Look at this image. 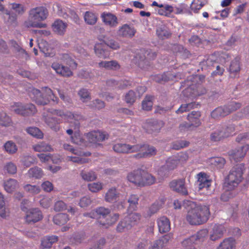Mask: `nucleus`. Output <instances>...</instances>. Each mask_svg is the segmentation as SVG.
Masks as SVG:
<instances>
[{
    "instance_id": "nucleus-58",
    "label": "nucleus",
    "mask_w": 249,
    "mask_h": 249,
    "mask_svg": "<svg viewBox=\"0 0 249 249\" xmlns=\"http://www.w3.org/2000/svg\"><path fill=\"white\" fill-rule=\"evenodd\" d=\"M195 89V85H192L183 91V94L184 96L193 100L196 98V95H194Z\"/></svg>"
},
{
    "instance_id": "nucleus-60",
    "label": "nucleus",
    "mask_w": 249,
    "mask_h": 249,
    "mask_svg": "<svg viewBox=\"0 0 249 249\" xmlns=\"http://www.w3.org/2000/svg\"><path fill=\"white\" fill-rule=\"evenodd\" d=\"M11 9L18 15H22L25 11V7L19 3H12L10 4Z\"/></svg>"
},
{
    "instance_id": "nucleus-8",
    "label": "nucleus",
    "mask_w": 249,
    "mask_h": 249,
    "mask_svg": "<svg viewBox=\"0 0 249 249\" xmlns=\"http://www.w3.org/2000/svg\"><path fill=\"white\" fill-rule=\"evenodd\" d=\"M156 56L155 52H149L147 51L141 50L137 54L135 59L138 66L142 69L147 70L150 66L147 59L154 58Z\"/></svg>"
},
{
    "instance_id": "nucleus-64",
    "label": "nucleus",
    "mask_w": 249,
    "mask_h": 249,
    "mask_svg": "<svg viewBox=\"0 0 249 249\" xmlns=\"http://www.w3.org/2000/svg\"><path fill=\"white\" fill-rule=\"evenodd\" d=\"M90 107L94 109H97L98 110L104 108L105 106V103L99 100L95 99L92 101L89 105Z\"/></svg>"
},
{
    "instance_id": "nucleus-42",
    "label": "nucleus",
    "mask_w": 249,
    "mask_h": 249,
    "mask_svg": "<svg viewBox=\"0 0 249 249\" xmlns=\"http://www.w3.org/2000/svg\"><path fill=\"white\" fill-rule=\"evenodd\" d=\"M157 36L161 39L169 37L171 35L168 29L164 25L159 27L156 30Z\"/></svg>"
},
{
    "instance_id": "nucleus-9",
    "label": "nucleus",
    "mask_w": 249,
    "mask_h": 249,
    "mask_svg": "<svg viewBox=\"0 0 249 249\" xmlns=\"http://www.w3.org/2000/svg\"><path fill=\"white\" fill-rule=\"evenodd\" d=\"M110 213V210L104 207H99L93 210L90 213H85L84 216L89 217L92 218H96L99 221L106 218Z\"/></svg>"
},
{
    "instance_id": "nucleus-3",
    "label": "nucleus",
    "mask_w": 249,
    "mask_h": 249,
    "mask_svg": "<svg viewBox=\"0 0 249 249\" xmlns=\"http://www.w3.org/2000/svg\"><path fill=\"white\" fill-rule=\"evenodd\" d=\"M245 165L243 163L238 164L230 171L224 185V189L231 191L236 188L243 179Z\"/></svg>"
},
{
    "instance_id": "nucleus-41",
    "label": "nucleus",
    "mask_w": 249,
    "mask_h": 249,
    "mask_svg": "<svg viewBox=\"0 0 249 249\" xmlns=\"http://www.w3.org/2000/svg\"><path fill=\"white\" fill-rule=\"evenodd\" d=\"M80 175L82 178L86 181H92L96 180L97 178V175L93 171H87L82 170L80 172Z\"/></svg>"
},
{
    "instance_id": "nucleus-39",
    "label": "nucleus",
    "mask_w": 249,
    "mask_h": 249,
    "mask_svg": "<svg viewBox=\"0 0 249 249\" xmlns=\"http://www.w3.org/2000/svg\"><path fill=\"white\" fill-rule=\"evenodd\" d=\"M57 241V237L55 236L45 237L41 241V247L42 249L50 248L52 244Z\"/></svg>"
},
{
    "instance_id": "nucleus-17",
    "label": "nucleus",
    "mask_w": 249,
    "mask_h": 249,
    "mask_svg": "<svg viewBox=\"0 0 249 249\" xmlns=\"http://www.w3.org/2000/svg\"><path fill=\"white\" fill-rule=\"evenodd\" d=\"M170 188L178 193L183 195H187L188 192L185 186V182L183 179L174 180L170 183Z\"/></svg>"
},
{
    "instance_id": "nucleus-7",
    "label": "nucleus",
    "mask_w": 249,
    "mask_h": 249,
    "mask_svg": "<svg viewBox=\"0 0 249 249\" xmlns=\"http://www.w3.org/2000/svg\"><path fill=\"white\" fill-rule=\"evenodd\" d=\"M10 110L15 114L23 116L32 115L36 112V107L33 104H24L20 102L12 104L10 107Z\"/></svg>"
},
{
    "instance_id": "nucleus-20",
    "label": "nucleus",
    "mask_w": 249,
    "mask_h": 249,
    "mask_svg": "<svg viewBox=\"0 0 249 249\" xmlns=\"http://www.w3.org/2000/svg\"><path fill=\"white\" fill-rule=\"evenodd\" d=\"M52 68L58 74L64 77H71L72 76L73 72L68 67L62 65L58 63H53Z\"/></svg>"
},
{
    "instance_id": "nucleus-36",
    "label": "nucleus",
    "mask_w": 249,
    "mask_h": 249,
    "mask_svg": "<svg viewBox=\"0 0 249 249\" xmlns=\"http://www.w3.org/2000/svg\"><path fill=\"white\" fill-rule=\"evenodd\" d=\"M228 115H229V112L227 111L225 106L217 107L211 113L212 117L215 119L225 117Z\"/></svg>"
},
{
    "instance_id": "nucleus-19",
    "label": "nucleus",
    "mask_w": 249,
    "mask_h": 249,
    "mask_svg": "<svg viewBox=\"0 0 249 249\" xmlns=\"http://www.w3.org/2000/svg\"><path fill=\"white\" fill-rule=\"evenodd\" d=\"M142 171L141 169H137L129 172L127 176V180L133 185L140 187Z\"/></svg>"
},
{
    "instance_id": "nucleus-35",
    "label": "nucleus",
    "mask_w": 249,
    "mask_h": 249,
    "mask_svg": "<svg viewBox=\"0 0 249 249\" xmlns=\"http://www.w3.org/2000/svg\"><path fill=\"white\" fill-rule=\"evenodd\" d=\"M218 128L224 139L232 135L235 131V126L232 124L223 125Z\"/></svg>"
},
{
    "instance_id": "nucleus-37",
    "label": "nucleus",
    "mask_w": 249,
    "mask_h": 249,
    "mask_svg": "<svg viewBox=\"0 0 249 249\" xmlns=\"http://www.w3.org/2000/svg\"><path fill=\"white\" fill-rule=\"evenodd\" d=\"M235 240L232 238L225 239L216 249H235Z\"/></svg>"
},
{
    "instance_id": "nucleus-10",
    "label": "nucleus",
    "mask_w": 249,
    "mask_h": 249,
    "mask_svg": "<svg viewBox=\"0 0 249 249\" xmlns=\"http://www.w3.org/2000/svg\"><path fill=\"white\" fill-rule=\"evenodd\" d=\"M43 218L41 211L38 208H32L28 210L26 214L25 221L28 224L36 223Z\"/></svg>"
},
{
    "instance_id": "nucleus-30",
    "label": "nucleus",
    "mask_w": 249,
    "mask_h": 249,
    "mask_svg": "<svg viewBox=\"0 0 249 249\" xmlns=\"http://www.w3.org/2000/svg\"><path fill=\"white\" fill-rule=\"evenodd\" d=\"M118 218V214L114 213L112 215L109 214H108V216L106 218H104L103 220H101L98 221V223L101 226L107 228L113 225L117 221Z\"/></svg>"
},
{
    "instance_id": "nucleus-12",
    "label": "nucleus",
    "mask_w": 249,
    "mask_h": 249,
    "mask_svg": "<svg viewBox=\"0 0 249 249\" xmlns=\"http://www.w3.org/2000/svg\"><path fill=\"white\" fill-rule=\"evenodd\" d=\"M163 123L161 121L150 120L147 121L143 125V128L148 133L159 132L163 127Z\"/></svg>"
},
{
    "instance_id": "nucleus-14",
    "label": "nucleus",
    "mask_w": 249,
    "mask_h": 249,
    "mask_svg": "<svg viewBox=\"0 0 249 249\" xmlns=\"http://www.w3.org/2000/svg\"><path fill=\"white\" fill-rule=\"evenodd\" d=\"M88 141L92 143H96L107 139V135L100 131H92L86 135Z\"/></svg>"
},
{
    "instance_id": "nucleus-26",
    "label": "nucleus",
    "mask_w": 249,
    "mask_h": 249,
    "mask_svg": "<svg viewBox=\"0 0 249 249\" xmlns=\"http://www.w3.org/2000/svg\"><path fill=\"white\" fill-rule=\"evenodd\" d=\"M98 66L100 69L104 68L107 70L116 71L120 68V66L116 60L102 61L98 63Z\"/></svg>"
},
{
    "instance_id": "nucleus-32",
    "label": "nucleus",
    "mask_w": 249,
    "mask_h": 249,
    "mask_svg": "<svg viewBox=\"0 0 249 249\" xmlns=\"http://www.w3.org/2000/svg\"><path fill=\"white\" fill-rule=\"evenodd\" d=\"M120 195L116 189L112 187L109 189L105 194V200L106 202L113 203L117 201Z\"/></svg>"
},
{
    "instance_id": "nucleus-63",
    "label": "nucleus",
    "mask_w": 249,
    "mask_h": 249,
    "mask_svg": "<svg viewBox=\"0 0 249 249\" xmlns=\"http://www.w3.org/2000/svg\"><path fill=\"white\" fill-rule=\"evenodd\" d=\"M92 202V200L90 197L85 196L80 199L79 205L81 208H85L89 206Z\"/></svg>"
},
{
    "instance_id": "nucleus-62",
    "label": "nucleus",
    "mask_w": 249,
    "mask_h": 249,
    "mask_svg": "<svg viewBox=\"0 0 249 249\" xmlns=\"http://www.w3.org/2000/svg\"><path fill=\"white\" fill-rule=\"evenodd\" d=\"M195 105V103L193 102L186 104H183L181 105L180 107L176 111V113L179 114L184 112L189 111L190 109L193 108Z\"/></svg>"
},
{
    "instance_id": "nucleus-53",
    "label": "nucleus",
    "mask_w": 249,
    "mask_h": 249,
    "mask_svg": "<svg viewBox=\"0 0 249 249\" xmlns=\"http://www.w3.org/2000/svg\"><path fill=\"white\" fill-rule=\"evenodd\" d=\"M26 131L30 135L38 139H41L43 137L42 132L36 127H29L26 129Z\"/></svg>"
},
{
    "instance_id": "nucleus-13",
    "label": "nucleus",
    "mask_w": 249,
    "mask_h": 249,
    "mask_svg": "<svg viewBox=\"0 0 249 249\" xmlns=\"http://www.w3.org/2000/svg\"><path fill=\"white\" fill-rule=\"evenodd\" d=\"M198 177V187L199 190L206 189L207 193H211L209 191V188L211 186L212 180L209 178V177L204 173H200L197 175Z\"/></svg>"
},
{
    "instance_id": "nucleus-1",
    "label": "nucleus",
    "mask_w": 249,
    "mask_h": 249,
    "mask_svg": "<svg viewBox=\"0 0 249 249\" xmlns=\"http://www.w3.org/2000/svg\"><path fill=\"white\" fill-rule=\"evenodd\" d=\"M183 206L187 211L185 219L190 225H200L208 220L210 215L208 206L197 205L189 200L184 201Z\"/></svg>"
},
{
    "instance_id": "nucleus-6",
    "label": "nucleus",
    "mask_w": 249,
    "mask_h": 249,
    "mask_svg": "<svg viewBox=\"0 0 249 249\" xmlns=\"http://www.w3.org/2000/svg\"><path fill=\"white\" fill-rule=\"evenodd\" d=\"M49 112L53 114L61 117L64 120H66L71 123V127L76 130L80 126L79 121L83 119V116L79 114H72L70 112L64 113L63 111L59 110L51 109Z\"/></svg>"
},
{
    "instance_id": "nucleus-48",
    "label": "nucleus",
    "mask_w": 249,
    "mask_h": 249,
    "mask_svg": "<svg viewBox=\"0 0 249 249\" xmlns=\"http://www.w3.org/2000/svg\"><path fill=\"white\" fill-rule=\"evenodd\" d=\"M24 191L32 195L38 194L40 192V188L39 186L27 184L23 186Z\"/></svg>"
},
{
    "instance_id": "nucleus-23",
    "label": "nucleus",
    "mask_w": 249,
    "mask_h": 249,
    "mask_svg": "<svg viewBox=\"0 0 249 249\" xmlns=\"http://www.w3.org/2000/svg\"><path fill=\"white\" fill-rule=\"evenodd\" d=\"M101 17L103 22L111 27H115L118 24L117 17L110 13H104Z\"/></svg>"
},
{
    "instance_id": "nucleus-57",
    "label": "nucleus",
    "mask_w": 249,
    "mask_h": 249,
    "mask_svg": "<svg viewBox=\"0 0 249 249\" xmlns=\"http://www.w3.org/2000/svg\"><path fill=\"white\" fill-rule=\"evenodd\" d=\"M12 124V120L9 116L6 113L1 112L0 113V124L3 126H7Z\"/></svg>"
},
{
    "instance_id": "nucleus-59",
    "label": "nucleus",
    "mask_w": 249,
    "mask_h": 249,
    "mask_svg": "<svg viewBox=\"0 0 249 249\" xmlns=\"http://www.w3.org/2000/svg\"><path fill=\"white\" fill-rule=\"evenodd\" d=\"M103 184L102 182H97L89 183L88 185V189L92 193H96L103 189Z\"/></svg>"
},
{
    "instance_id": "nucleus-27",
    "label": "nucleus",
    "mask_w": 249,
    "mask_h": 249,
    "mask_svg": "<svg viewBox=\"0 0 249 249\" xmlns=\"http://www.w3.org/2000/svg\"><path fill=\"white\" fill-rule=\"evenodd\" d=\"M105 43H97L94 46V52L96 55L99 58L106 59L107 58L109 53L106 49Z\"/></svg>"
},
{
    "instance_id": "nucleus-18",
    "label": "nucleus",
    "mask_w": 249,
    "mask_h": 249,
    "mask_svg": "<svg viewBox=\"0 0 249 249\" xmlns=\"http://www.w3.org/2000/svg\"><path fill=\"white\" fill-rule=\"evenodd\" d=\"M113 150L118 153L129 154L134 153L135 145L117 143L113 146Z\"/></svg>"
},
{
    "instance_id": "nucleus-54",
    "label": "nucleus",
    "mask_w": 249,
    "mask_h": 249,
    "mask_svg": "<svg viewBox=\"0 0 249 249\" xmlns=\"http://www.w3.org/2000/svg\"><path fill=\"white\" fill-rule=\"evenodd\" d=\"M45 121L46 123L54 131H57L59 130V126L57 125L58 121L55 118L48 117L45 118Z\"/></svg>"
},
{
    "instance_id": "nucleus-28",
    "label": "nucleus",
    "mask_w": 249,
    "mask_h": 249,
    "mask_svg": "<svg viewBox=\"0 0 249 249\" xmlns=\"http://www.w3.org/2000/svg\"><path fill=\"white\" fill-rule=\"evenodd\" d=\"M240 71V59L236 57L232 61L229 68L230 75L235 78L239 75Z\"/></svg>"
},
{
    "instance_id": "nucleus-21",
    "label": "nucleus",
    "mask_w": 249,
    "mask_h": 249,
    "mask_svg": "<svg viewBox=\"0 0 249 249\" xmlns=\"http://www.w3.org/2000/svg\"><path fill=\"white\" fill-rule=\"evenodd\" d=\"M225 231V229L224 226L219 224H214L210 231V239L212 241H215L221 238Z\"/></svg>"
},
{
    "instance_id": "nucleus-31",
    "label": "nucleus",
    "mask_w": 249,
    "mask_h": 249,
    "mask_svg": "<svg viewBox=\"0 0 249 249\" xmlns=\"http://www.w3.org/2000/svg\"><path fill=\"white\" fill-rule=\"evenodd\" d=\"M200 116L201 114L200 112L193 111L188 115L187 119L189 123L193 126L197 127L201 124L200 120Z\"/></svg>"
},
{
    "instance_id": "nucleus-16",
    "label": "nucleus",
    "mask_w": 249,
    "mask_h": 249,
    "mask_svg": "<svg viewBox=\"0 0 249 249\" xmlns=\"http://www.w3.org/2000/svg\"><path fill=\"white\" fill-rule=\"evenodd\" d=\"M136 32L135 28L128 24H124L120 27L117 33L121 37L132 38Z\"/></svg>"
},
{
    "instance_id": "nucleus-50",
    "label": "nucleus",
    "mask_w": 249,
    "mask_h": 249,
    "mask_svg": "<svg viewBox=\"0 0 249 249\" xmlns=\"http://www.w3.org/2000/svg\"><path fill=\"white\" fill-rule=\"evenodd\" d=\"M141 217V216L139 213H130L125 218L129 223L131 224V226L132 227V226L136 225L140 221Z\"/></svg>"
},
{
    "instance_id": "nucleus-5",
    "label": "nucleus",
    "mask_w": 249,
    "mask_h": 249,
    "mask_svg": "<svg viewBox=\"0 0 249 249\" xmlns=\"http://www.w3.org/2000/svg\"><path fill=\"white\" fill-rule=\"evenodd\" d=\"M156 148L146 143H140L135 144L134 153H137L134 156L136 159H141L150 158L157 154Z\"/></svg>"
},
{
    "instance_id": "nucleus-52",
    "label": "nucleus",
    "mask_w": 249,
    "mask_h": 249,
    "mask_svg": "<svg viewBox=\"0 0 249 249\" xmlns=\"http://www.w3.org/2000/svg\"><path fill=\"white\" fill-rule=\"evenodd\" d=\"M85 22L89 25H93L97 21V17L92 12L87 11L84 15Z\"/></svg>"
},
{
    "instance_id": "nucleus-34",
    "label": "nucleus",
    "mask_w": 249,
    "mask_h": 249,
    "mask_svg": "<svg viewBox=\"0 0 249 249\" xmlns=\"http://www.w3.org/2000/svg\"><path fill=\"white\" fill-rule=\"evenodd\" d=\"M33 148L35 151L38 152H52L53 151L52 146L44 142H41L33 145Z\"/></svg>"
},
{
    "instance_id": "nucleus-22",
    "label": "nucleus",
    "mask_w": 249,
    "mask_h": 249,
    "mask_svg": "<svg viewBox=\"0 0 249 249\" xmlns=\"http://www.w3.org/2000/svg\"><path fill=\"white\" fill-rule=\"evenodd\" d=\"M3 186L7 193L11 194L19 187V184L17 180L9 178L4 181Z\"/></svg>"
},
{
    "instance_id": "nucleus-40",
    "label": "nucleus",
    "mask_w": 249,
    "mask_h": 249,
    "mask_svg": "<svg viewBox=\"0 0 249 249\" xmlns=\"http://www.w3.org/2000/svg\"><path fill=\"white\" fill-rule=\"evenodd\" d=\"M9 215V210L6 207L4 195L0 192V216L6 218Z\"/></svg>"
},
{
    "instance_id": "nucleus-61",
    "label": "nucleus",
    "mask_w": 249,
    "mask_h": 249,
    "mask_svg": "<svg viewBox=\"0 0 249 249\" xmlns=\"http://www.w3.org/2000/svg\"><path fill=\"white\" fill-rule=\"evenodd\" d=\"M78 95L80 97V99L83 102H87V101L90 99V93L88 89H81L78 91Z\"/></svg>"
},
{
    "instance_id": "nucleus-43",
    "label": "nucleus",
    "mask_w": 249,
    "mask_h": 249,
    "mask_svg": "<svg viewBox=\"0 0 249 249\" xmlns=\"http://www.w3.org/2000/svg\"><path fill=\"white\" fill-rule=\"evenodd\" d=\"M11 44L18 55L25 59L28 57V54L26 51L17 42L12 40L11 41Z\"/></svg>"
},
{
    "instance_id": "nucleus-11",
    "label": "nucleus",
    "mask_w": 249,
    "mask_h": 249,
    "mask_svg": "<svg viewBox=\"0 0 249 249\" xmlns=\"http://www.w3.org/2000/svg\"><path fill=\"white\" fill-rule=\"evenodd\" d=\"M249 150V144H246L230 152V158L238 161L243 159Z\"/></svg>"
},
{
    "instance_id": "nucleus-4",
    "label": "nucleus",
    "mask_w": 249,
    "mask_h": 249,
    "mask_svg": "<svg viewBox=\"0 0 249 249\" xmlns=\"http://www.w3.org/2000/svg\"><path fill=\"white\" fill-rule=\"evenodd\" d=\"M31 96L38 105L45 106L51 101L56 104L58 102V98L54 95L52 89L47 87L42 89L41 91L36 89H33Z\"/></svg>"
},
{
    "instance_id": "nucleus-24",
    "label": "nucleus",
    "mask_w": 249,
    "mask_h": 249,
    "mask_svg": "<svg viewBox=\"0 0 249 249\" xmlns=\"http://www.w3.org/2000/svg\"><path fill=\"white\" fill-rule=\"evenodd\" d=\"M157 222L160 232L162 233L170 231V222L166 217L161 216L157 219Z\"/></svg>"
},
{
    "instance_id": "nucleus-56",
    "label": "nucleus",
    "mask_w": 249,
    "mask_h": 249,
    "mask_svg": "<svg viewBox=\"0 0 249 249\" xmlns=\"http://www.w3.org/2000/svg\"><path fill=\"white\" fill-rule=\"evenodd\" d=\"M153 97L150 96H146L142 102V108L145 110H150L153 106Z\"/></svg>"
},
{
    "instance_id": "nucleus-25",
    "label": "nucleus",
    "mask_w": 249,
    "mask_h": 249,
    "mask_svg": "<svg viewBox=\"0 0 249 249\" xmlns=\"http://www.w3.org/2000/svg\"><path fill=\"white\" fill-rule=\"evenodd\" d=\"M156 180L155 177L142 170L140 187L151 185L155 183Z\"/></svg>"
},
{
    "instance_id": "nucleus-55",
    "label": "nucleus",
    "mask_w": 249,
    "mask_h": 249,
    "mask_svg": "<svg viewBox=\"0 0 249 249\" xmlns=\"http://www.w3.org/2000/svg\"><path fill=\"white\" fill-rule=\"evenodd\" d=\"M173 11L174 7L173 6L165 4L163 8L159 9L157 12L160 15L169 17Z\"/></svg>"
},
{
    "instance_id": "nucleus-29",
    "label": "nucleus",
    "mask_w": 249,
    "mask_h": 249,
    "mask_svg": "<svg viewBox=\"0 0 249 249\" xmlns=\"http://www.w3.org/2000/svg\"><path fill=\"white\" fill-rule=\"evenodd\" d=\"M58 59L66 65H69L72 69H75L77 67V63L69 53H60L59 54Z\"/></svg>"
},
{
    "instance_id": "nucleus-44",
    "label": "nucleus",
    "mask_w": 249,
    "mask_h": 249,
    "mask_svg": "<svg viewBox=\"0 0 249 249\" xmlns=\"http://www.w3.org/2000/svg\"><path fill=\"white\" fill-rule=\"evenodd\" d=\"M131 224L124 218L118 223L116 227V231L118 232H126L131 229Z\"/></svg>"
},
{
    "instance_id": "nucleus-46",
    "label": "nucleus",
    "mask_w": 249,
    "mask_h": 249,
    "mask_svg": "<svg viewBox=\"0 0 249 249\" xmlns=\"http://www.w3.org/2000/svg\"><path fill=\"white\" fill-rule=\"evenodd\" d=\"M207 3V0H194L191 5V10L197 13L198 11Z\"/></svg>"
},
{
    "instance_id": "nucleus-33",
    "label": "nucleus",
    "mask_w": 249,
    "mask_h": 249,
    "mask_svg": "<svg viewBox=\"0 0 249 249\" xmlns=\"http://www.w3.org/2000/svg\"><path fill=\"white\" fill-rule=\"evenodd\" d=\"M67 24L61 20H56L52 25L53 31L56 34L62 35L66 31Z\"/></svg>"
},
{
    "instance_id": "nucleus-49",
    "label": "nucleus",
    "mask_w": 249,
    "mask_h": 249,
    "mask_svg": "<svg viewBox=\"0 0 249 249\" xmlns=\"http://www.w3.org/2000/svg\"><path fill=\"white\" fill-rule=\"evenodd\" d=\"M5 150L9 154H14L18 151V147L16 143L11 141L7 142L4 145Z\"/></svg>"
},
{
    "instance_id": "nucleus-45",
    "label": "nucleus",
    "mask_w": 249,
    "mask_h": 249,
    "mask_svg": "<svg viewBox=\"0 0 249 249\" xmlns=\"http://www.w3.org/2000/svg\"><path fill=\"white\" fill-rule=\"evenodd\" d=\"M178 165H179V164L178 161L175 156H173L167 159L163 168L168 171H170L175 169Z\"/></svg>"
},
{
    "instance_id": "nucleus-38",
    "label": "nucleus",
    "mask_w": 249,
    "mask_h": 249,
    "mask_svg": "<svg viewBox=\"0 0 249 249\" xmlns=\"http://www.w3.org/2000/svg\"><path fill=\"white\" fill-rule=\"evenodd\" d=\"M69 220V215L64 213H58L55 215L53 218L54 223L58 225H64Z\"/></svg>"
},
{
    "instance_id": "nucleus-51",
    "label": "nucleus",
    "mask_w": 249,
    "mask_h": 249,
    "mask_svg": "<svg viewBox=\"0 0 249 249\" xmlns=\"http://www.w3.org/2000/svg\"><path fill=\"white\" fill-rule=\"evenodd\" d=\"M138 97L137 93L133 90H129L124 95V100L127 104L132 105Z\"/></svg>"
},
{
    "instance_id": "nucleus-2",
    "label": "nucleus",
    "mask_w": 249,
    "mask_h": 249,
    "mask_svg": "<svg viewBox=\"0 0 249 249\" xmlns=\"http://www.w3.org/2000/svg\"><path fill=\"white\" fill-rule=\"evenodd\" d=\"M48 15V10L44 6L31 8L29 11L28 19L25 21L24 25L28 28H45L46 24L40 22L45 20Z\"/></svg>"
},
{
    "instance_id": "nucleus-15",
    "label": "nucleus",
    "mask_w": 249,
    "mask_h": 249,
    "mask_svg": "<svg viewBox=\"0 0 249 249\" xmlns=\"http://www.w3.org/2000/svg\"><path fill=\"white\" fill-rule=\"evenodd\" d=\"M206 235L207 231L205 230L200 231L196 234L184 240L182 242V244L184 246H187L197 243L198 242H201L204 240Z\"/></svg>"
},
{
    "instance_id": "nucleus-47",
    "label": "nucleus",
    "mask_w": 249,
    "mask_h": 249,
    "mask_svg": "<svg viewBox=\"0 0 249 249\" xmlns=\"http://www.w3.org/2000/svg\"><path fill=\"white\" fill-rule=\"evenodd\" d=\"M28 174L30 177L36 179L41 178L44 175L42 169L36 166L30 168L28 172Z\"/></svg>"
}]
</instances>
